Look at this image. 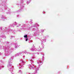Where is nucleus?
I'll list each match as a JSON object with an SVG mask.
<instances>
[{"instance_id":"1","label":"nucleus","mask_w":74,"mask_h":74,"mask_svg":"<svg viewBox=\"0 0 74 74\" xmlns=\"http://www.w3.org/2000/svg\"><path fill=\"white\" fill-rule=\"evenodd\" d=\"M0 20H2V21H4L5 19V17H4L3 16L1 15L0 16Z\"/></svg>"},{"instance_id":"2","label":"nucleus","mask_w":74,"mask_h":74,"mask_svg":"<svg viewBox=\"0 0 74 74\" xmlns=\"http://www.w3.org/2000/svg\"><path fill=\"white\" fill-rule=\"evenodd\" d=\"M30 24H32V23H33V21H32V20H30Z\"/></svg>"},{"instance_id":"3","label":"nucleus","mask_w":74,"mask_h":74,"mask_svg":"<svg viewBox=\"0 0 74 74\" xmlns=\"http://www.w3.org/2000/svg\"><path fill=\"white\" fill-rule=\"evenodd\" d=\"M27 35H24V38H27Z\"/></svg>"},{"instance_id":"4","label":"nucleus","mask_w":74,"mask_h":74,"mask_svg":"<svg viewBox=\"0 0 74 74\" xmlns=\"http://www.w3.org/2000/svg\"><path fill=\"white\" fill-rule=\"evenodd\" d=\"M39 26V25L37 24H36V25L35 26L36 27H38V26Z\"/></svg>"},{"instance_id":"5","label":"nucleus","mask_w":74,"mask_h":74,"mask_svg":"<svg viewBox=\"0 0 74 74\" xmlns=\"http://www.w3.org/2000/svg\"><path fill=\"white\" fill-rule=\"evenodd\" d=\"M12 26L13 27H14V24H13L12 25Z\"/></svg>"},{"instance_id":"6","label":"nucleus","mask_w":74,"mask_h":74,"mask_svg":"<svg viewBox=\"0 0 74 74\" xmlns=\"http://www.w3.org/2000/svg\"><path fill=\"white\" fill-rule=\"evenodd\" d=\"M21 26V24H19L17 26V27H19V26Z\"/></svg>"},{"instance_id":"7","label":"nucleus","mask_w":74,"mask_h":74,"mask_svg":"<svg viewBox=\"0 0 74 74\" xmlns=\"http://www.w3.org/2000/svg\"><path fill=\"white\" fill-rule=\"evenodd\" d=\"M14 23H15V25H16V24H17V23H16V22H15Z\"/></svg>"},{"instance_id":"8","label":"nucleus","mask_w":74,"mask_h":74,"mask_svg":"<svg viewBox=\"0 0 74 74\" xmlns=\"http://www.w3.org/2000/svg\"><path fill=\"white\" fill-rule=\"evenodd\" d=\"M2 37H3V38H4V37H5V35H4L3 36H2Z\"/></svg>"},{"instance_id":"9","label":"nucleus","mask_w":74,"mask_h":74,"mask_svg":"<svg viewBox=\"0 0 74 74\" xmlns=\"http://www.w3.org/2000/svg\"><path fill=\"white\" fill-rule=\"evenodd\" d=\"M27 3H28V4H29V3H30V1H28L27 2Z\"/></svg>"},{"instance_id":"10","label":"nucleus","mask_w":74,"mask_h":74,"mask_svg":"<svg viewBox=\"0 0 74 74\" xmlns=\"http://www.w3.org/2000/svg\"><path fill=\"white\" fill-rule=\"evenodd\" d=\"M27 41V39H26V41Z\"/></svg>"},{"instance_id":"11","label":"nucleus","mask_w":74,"mask_h":74,"mask_svg":"<svg viewBox=\"0 0 74 74\" xmlns=\"http://www.w3.org/2000/svg\"><path fill=\"white\" fill-rule=\"evenodd\" d=\"M12 37H14V36H13V37H12H12H11L12 38Z\"/></svg>"},{"instance_id":"12","label":"nucleus","mask_w":74,"mask_h":74,"mask_svg":"<svg viewBox=\"0 0 74 74\" xmlns=\"http://www.w3.org/2000/svg\"><path fill=\"white\" fill-rule=\"evenodd\" d=\"M45 41H46V40H45Z\"/></svg>"},{"instance_id":"13","label":"nucleus","mask_w":74,"mask_h":74,"mask_svg":"<svg viewBox=\"0 0 74 74\" xmlns=\"http://www.w3.org/2000/svg\"><path fill=\"white\" fill-rule=\"evenodd\" d=\"M17 16H18V15H17Z\"/></svg>"},{"instance_id":"14","label":"nucleus","mask_w":74,"mask_h":74,"mask_svg":"<svg viewBox=\"0 0 74 74\" xmlns=\"http://www.w3.org/2000/svg\"><path fill=\"white\" fill-rule=\"evenodd\" d=\"M43 32H44V30H43Z\"/></svg>"},{"instance_id":"15","label":"nucleus","mask_w":74,"mask_h":74,"mask_svg":"<svg viewBox=\"0 0 74 74\" xmlns=\"http://www.w3.org/2000/svg\"><path fill=\"white\" fill-rule=\"evenodd\" d=\"M12 30H11V31H12Z\"/></svg>"},{"instance_id":"16","label":"nucleus","mask_w":74,"mask_h":74,"mask_svg":"<svg viewBox=\"0 0 74 74\" xmlns=\"http://www.w3.org/2000/svg\"><path fill=\"white\" fill-rule=\"evenodd\" d=\"M32 0H31V1Z\"/></svg>"}]
</instances>
